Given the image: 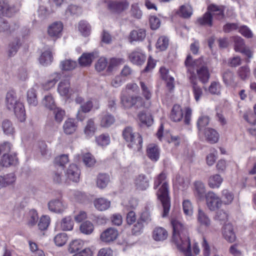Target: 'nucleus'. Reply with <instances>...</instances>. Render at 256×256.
Returning <instances> with one entry per match:
<instances>
[{
  "label": "nucleus",
  "mask_w": 256,
  "mask_h": 256,
  "mask_svg": "<svg viewBox=\"0 0 256 256\" xmlns=\"http://www.w3.org/2000/svg\"><path fill=\"white\" fill-rule=\"evenodd\" d=\"M170 222L172 227V242L184 256H192L190 239L187 226L175 218H172Z\"/></svg>",
  "instance_id": "1"
},
{
  "label": "nucleus",
  "mask_w": 256,
  "mask_h": 256,
  "mask_svg": "<svg viewBox=\"0 0 256 256\" xmlns=\"http://www.w3.org/2000/svg\"><path fill=\"white\" fill-rule=\"evenodd\" d=\"M158 188L156 194L158 198L160 201L163 207L162 217L168 216L170 207V197L169 196L168 185L166 180V174L162 172L154 179V189Z\"/></svg>",
  "instance_id": "2"
},
{
  "label": "nucleus",
  "mask_w": 256,
  "mask_h": 256,
  "mask_svg": "<svg viewBox=\"0 0 256 256\" xmlns=\"http://www.w3.org/2000/svg\"><path fill=\"white\" fill-rule=\"evenodd\" d=\"M122 136L128 143V146L134 150L140 151L142 144V138L141 136L133 132L130 126L126 127L122 132Z\"/></svg>",
  "instance_id": "3"
},
{
  "label": "nucleus",
  "mask_w": 256,
  "mask_h": 256,
  "mask_svg": "<svg viewBox=\"0 0 256 256\" xmlns=\"http://www.w3.org/2000/svg\"><path fill=\"white\" fill-rule=\"evenodd\" d=\"M120 103L122 106L125 109H130L133 106L136 109H139L145 106L144 99L140 96H138L122 94Z\"/></svg>",
  "instance_id": "4"
},
{
  "label": "nucleus",
  "mask_w": 256,
  "mask_h": 256,
  "mask_svg": "<svg viewBox=\"0 0 256 256\" xmlns=\"http://www.w3.org/2000/svg\"><path fill=\"white\" fill-rule=\"evenodd\" d=\"M84 242L80 240H76L70 242L68 252L74 254L72 256H92V252L89 248L82 249Z\"/></svg>",
  "instance_id": "5"
},
{
  "label": "nucleus",
  "mask_w": 256,
  "mask_h": 256,
  "mask_svg": "<svg viewBox=\"0 0 256 256\" xmlns=\"http://www.w3.org/2000/svg\"><path fill=\"white\" fill-rule=\"evenodd\" d=\"M204 61L202 58L196 60L193 62V64L198 66H200L199 69L197 70V74L200 80L203 83L208 82L210 74L208 68L204 65Z\"/></svg>",
  "instance_id": "6"
},
{
  "label": "nucleus",
  "mask_w": 256,
  "mask_h": 256,
  "mask_svg": "<svg viewBox=\"0 0 256 256\" xmlns=\"http://www.w3.org/2000/svg\"><path fill=\"white\" fill-rule=\"evenodd\" d=\"M206 198L207 206L210 210H215L221 206V199L214 192H209L206 195Z\"/></svg>",
  "instance_id": "7"
},
{
  "label": "nucleus",
  "mask_w": 256,
  "mask_h": 256,
  "mask_svg": "<svg viewBox=\"0 0 256 256\" xmlns=\"http://www.w3.org/2000/svg\"><path fill=\"white\" fill-rule=\"evenodd\" d=\"M130 4L126 0L110 1L108 2V9L112 12L120 14L127 10Z\"/></svg>",
  "instance_id": "8"
},
{
  "label": "nucleus",
  "mask_w": 256,
  "mask_h": 256,
  "mask_svg": "<svg viewBox=\"0 0 256 256\" xmlns=\"http://www.w3.org/2000/svg\"><path fill=\"white\" fill-rule=\"evenodd\" d=\"M118 236L117 230L109 228L104 230L100 236V240L106 243H110L115 240Z\"/></svg>",
  "instance_id": "9"
},
{
  "label": "nucleus",
  "mask_w": 256,
  "mask_h": 256,
  "mask_svg": "<svg viewBox=\"0 0 256 256\" xmlns=\"http://www.w3.org/2000/svg\"><path fill=\"white\" fill-rule=\"evenodd\" d=\"M62 23L60 22H56L48 26V34L50 37L56 39L62 36Z\"/></svg>",
  "instance_id": "10"
},
{
  "label": "nucleus",
  "mask_w": 256,
  "mask_h": 256,
  "mask_svg": "<svg viewBox=\"0 0 256 256\" xmlns=\"http://www.w3.org/2000/svg\"><path fill=\"white\" fill-rule=\"evenodd\" d=\"M150 220V218L147 214H142L134 225L132 228V234L138 235L141 234L144 228V223L148 222Z\"/></svg>",
  "instance_id": "11"
},
{
  "label": "nucleus",
  "mask_w": 256,
  "mask_h": 256,
  "mask_svg": "<svg viewBox=\"0 0 256 256\" xmlns=\"http://www.w3.org/2000/svg\"><path fill=\"white\" fill-rule=\"evenodd\" d=\"M18 162L17 155L16 153H10L4 154L0 161V164L2 166L9 167L15 166Z\"/></svg>",
  "instance_id": "12"
},
{
  "label": "nucleus",
  "mask_w": 256,
  "mask_h": 256,
  "mask_svg": "<svg viewBox=\"0 0 256 256\" xmlns=\"http://www.w3.org/2000/svg\"><path fill=\"white\" fill-rule=\"evenodd\" d=\"M80 174V169L74 164H70L66 172L67 179L76 182L79 181Z\"/></svg>",
  "instance_id": "13"
},
{
  "label": "nucleus",
  "mask_w": 256,
  "mask_h": 256,
  "mask_svg": "<svg viewBox=\"0 0 256 256\" xmlns=\"http://www.w3.org/2000/svg\"><path fill=\"white\" fill-rule=\"evenodd\" d=\"M66 207V204L62 200L59 199L52 200L48 203L49 210L56 213L63 212Z\"/></svg>",
  "instance_id": "14"
},
{
  "label": "nucleus",
  "mask_w": 256,
  "mask_h": 256,
  "mask_svg": "<svg viewBox=\"0 0 256 256\" xmlns=\"http://www.w3.org/2000/svg\"><path fill=\"white\" fill-rule=\"evenodd\" d=\"M145 54L139 49L132 52L129 55L130 61L136 65L142 64L146 60Z\"/></svg>",
  "instance_id": "15"
},
{
  "label": "nucleus",
  "mask_w": 256,
  "mask_h": 256,
  "mask_svg": "<svg viewBox=\"0 0 256 256\" xmlns=\"http://www.w3.org/2000/svg\"><path fill=\"white\" fill-rule=\"evenodd\" d=\"M58 92L61 96L68 98L72 92L70 82L68 79L62 80L58 84Z\"/></svg>",
  "instance_id": "16"
},
{
  "label": "nucleus",
  "mask_w": 256,
  "mask_h": 256,
  "mask_svg": "<svg viewBox=\"0 0 256 256\" xmlns=\"http://www.w3.org/2000/svg\"><path fill=\"white\" fill-rule=\"evenodd\" d=\"M192 14V7L189 4L181 6L178 10L174 12V14L175 16L184 18H190Z\"/></svg>",
  "instance_id": "17"
},
{
  "label": "nucleus",
  "mask_w": 256,
  "mask_h": 256,
  "mask_svg": "<svg viewBox=\"0 0 256 256\" xmlns=\"http://www.w3.org/2000/svg\"><path fill=\"white\" fill-rule=\"evenodd\" d=\"M62 128L64 134H72L76 130L78 123L74 119L68 118L64 122Z\"/></svg>",
  "instance_id": "18"
},
{
  "label": "nucleus",
  "mask_w": 256,
  "mask_h": 256,
  "mask_svg": "<svg viewBox=\"0 0 256 256\" xmlns=\"http://www.w3.org/2000/svg\"><path fill=\"white\" fill-rule=\"evenodd\" d=\"M222 235L224 238L230 242H233L236 240V236L234 231L232 224H228L224 226L222 230Z\"/></svg>",
  "instance_id": "19"
},
{
  "label": "nucleus",
  "mask_w": 256,
  "mask_h": 256,
  "mask_svg": "<svg viewBox=\"0 0 256 256\" xmlns=\"http://www.w3.org/2000/svg\"><path fill=\"white\" fill-rule=\"evenodd\" d=\"M18 24H10L4 18L0 17V32L12 33L18 29Z\"/></svg>",
  "instance_id": "20"
},
{
  "label": "nucleus",
  "mask_w": 256,
  "mask_h": 256,
  "mask_svg": "<svg viewBox=\"0 0 256 256\" xmlns=\"http://www.w3.org/2000/svg\"><path fill=\"white\" fill-rule=\"evenodd\" d=\"M146 30L144 29H138L132 30L128 36V40L130 43L133 42L142 41L146 38Z\"/></svg>",
  "instance_id": "21"
},
{
  "label": "nucleus",
  "mask_w": 256,
  "mask_h": 256,
  "mask_svg": "<svg viewBox=\"0 0 256 256\" xmlns=\"http://www.w3.org/2000/svg\"><path fill=\"white\" fill-rule=\"evenodd\" d=\"M100 119V126L103 128H108L115 122L114 117L108 112L102 114Z\"/></svg>",
  "instance_id": "22"
},
{
  "label": "nucleus",
  "mask_w": 256,
  "mask_h": 256,
  "mask_svg": "<svg viewBox=\"0 0 256 256\" xmlns=\"http://www.w3.org/2000/svg\"><path fill=\"white\" fill-rule=\"evenodd\" d=\"M148 156L152 161L156 162L160 156V150L155 144H150L146 150Z\"/></svg>",
  "instance_id": "23"
},
{
  "label": "nucleus",
  "mask_w": 256,
  "mask_h": 256,
  "mask_svg": "<svg viewBox=\"0 0 256 256\" xmlns=\"http://www.w3.org/2000/svg\"><path fill=\"white\" fill-rule=\"evenodd\" d=\"M184 114L181 106L174 104L171 110L170 118L174 122H180L183 118Z\"/></svg>",
  "instance_id": "24"
},
{
  "label": "nucleus",
  "mask_w": 256,
  "mask_h": 256,
  "mask_svg": "<svg viewBox=\"0 0 256 256\" xmlns=\"http://www.w3.org/2000/svg\"><path fill=\"white\" fill-rule=\"evenodd\" d=\"M94 204L96 208L98 210L104 211L110 207V202L106 198H100L94 200Z\"/></svg>",
  "instance_id": "25"
},
{
  "label": "nucleus",
  "mask_w": 256,
  "mask_h": 256,
  "mask_svg": "<svg viewBox=\"0 0 256 256\" xmlns=\"http://www.w3.org/2000/svg\"><path fill=\"white\" fill-rule=\"evenodd\" d=\"M96 126L94 118L88 119L84 128V133L87 138H90L94 134Z\"/></svg>",
  "instance_id": "26"
},
{
  "label": "nucleus",
  "mask_w": 256,
  "mask_h": 256,
  "mask_svg": "<svg viewBox=\"0 0 256 256\" xmlns=\"http://www.w3.org/2000/svg\"><path fill=\"white\" fill-rule=\"evenodd\" d=\"M204 134L206 140L211 144L218 142L219 134L217 132L212 128H206L204 129Z\"/></svg>",
  "instance_id": "27"
},
{
  "label": "nucleus",
  "mask_w": 256,
  "mask_h": 256,
  "mask_svg": "<svg viewBox=\"0 0 256 256\" xmlns=\"http://www.w3.org/2000/svg\"><path fill=\"white\" fill-rule=\"evenodd\" d=\"M167 231L162 227H156L153 230L152 238L156 241H162L168 237Z\"/></svg>",
  "instance_id": "28"
},
{
  "label": "nucleus",
  "mask_w": 256,
  "mask_h": 256,
  "mask_svg": "<svg viewBox=\"0 0 256 256\" xmlns=\"http://www.w3.org/2000/svg\"><path fill=\"white\" fill-rule=\"evenodd\" d=\"M20 102L17 99L16 94L13 92H8L6 96V105L9 110L14 108V106Z\"/></svg>",
  "instance_id": "29"
},
{
  "label": "nucleus",
  "mask_w": 256,
  "mask_h": 256,
  "mask_svg": "<svg viewBox=\"0 0 256 256\" xmlns=\"http://www.w3.org/2000/svg\"><path fill=\"white\" fill-rule=\"evenodd\" d=\"M13 110L16 116L20 122H24L26 120V112L24 104L21 102H18L17 105L14 106Z\"/></svg>",
  "instance_id": "30"
},
{
  "label": "nucleus",
  "mask_w": 256,
  "mask_h": 256,
  "mask_svg": "<svg viewBox=\"0 0 256 256\" xmlns=\"http://www.w3.org/2000/svg\"><path fill=\"white\" fill-rule=\"evenodd\" d=\"M149 182L144 174H140L135 180V184L137 188L145 190L149 186Z\"/></svg>",
  "instance_id": "31"
},
{
  "label": "nucleus",
  "mask_w": 256,
  "mask_h": 256,
  "mask_svg": "<svg viewBox=\"0 0 256 256\" xmlns=\"http://www.w3.org/2000/svg\"><path fill=\"white\" fill-rule=\"evenodd\" d=\"M223 182V178L218 174H213L210 176L208 184L212 188H218Z\"/></svg>",
  "instance_id": "32"
},
{
  "label": "nucleus",
  "mask_w": 256,
  "mask_h": 256,
  "mask_svg": "<svg viewBox=\"0 0 256 256\" xmlns=\"http://www.w3.org/2000/svg\"><path fill=\"white\" fill-rule=\"evenodd\" d=\"M2 128L5 134L8 136L14 135L15 128L10 120L6 119L4 120L2 123Z\"/></svg>",
  "instance_id": "33"
},
{
  "label": "nucleus",
  "mask_w": 256,
  "mask_h": 256,
  "mask_svg": "<svg viewBox=\"0 0 256 256\" xmlns=\"http://www.w3.org/2000/svg\"><path fill=\"white\" fill-rule=\"evenodd\" d=\"M60 78V76L58 73L52 74L50 76L49 80L42 84L43 88L46 90H50L54 86Z\"/></svg>",
  "instance_id": "34"
},
{
  "label": "nucleus",
  "mask_w": 256,
  "mask_h": 256,
  "mask_svg": "<svg viewBox=\"0 0 256 256\" xmlns=\"http://www.w3.org/2000/svg\"><path fill=\"white\" fill-rule=\"evenodd\" d=\"M52 60V52L49 50L44 52L39 58L40 64L44 66L50 64Z\"/></svg>",
  "instance_id": "35"
},
{
  "label": "nucleus",
  "mask_w": 256,
  "mask_h": 256,
  "mask_svg": "<svg viewBox=\"0 0 256 256\" xmlns=\"http://www.w3.org/2000/svg\"><path fill=\"white\" fill-rule=\"evenodd\" d=\"M208 10L211 14L212 17L214 16L218 20H222L224 18V10L218 6L214 4L210 5Z\"/></svg>",
  "instance_id": "36"
},
{
  "label": "nucleus",
  "mask_w": 256,
  "mask_h": 256,
  "mask_svg": "<svg viewBox=\"0 0 256 256\" xmlns=\"http://www.w3.org/2000/svg\"><path fill=\"white\" fill-rule=\"evenodd\" d=\"M38 216L37 212L34 210L29 211L26 215V222L29 226H33L38 222Z\"/></svg>",
  "instance_id": "37"
},
{
  "label": "nucleus",
  "mask_w": 256,
  "mask_h": 256,
  "mask_svg": "<svg viewBox=\"0 0 256 256\" xmlns=\"http://www.w3.org/2000/svg\"><path fill=\"white\" fill-rule=\"evenodd\" d=\"M110 182V178L108 175L100 174L98 176L96 179V186L101 189L105 188Z\"/></svg>",
  "instance_id": "38"
},
{
  "label": "nucleus",
  "mask_w": 256,
  "mask_h": 256,
  "mask_svg": "<svg viewBox=\"0 0 256 256\" xmlns=\"http://www.w3.org/2000/svg\"><path fill=\"white\" fill-rule=\"evenodd\" d=\"M195 194L198 198H203L205 195L206 190L204 184L200 181L196 182L194 184Z\"/></svg>",
  "instance_id": "39"
},
{
  "label": "nucleus",
  "mask_w": 256,
  "mask_h": 256,
  "mask_svg": "<svg viewBox=\"0 0 256 256\" xmlns=\"http://www.w3.org/2000/svg\"><path fill=\"white\" fill-rule=\"evenodd\" d=\"M27 100L28 104L33 106L38 104L36 90L34 88H30L27 92Z\"/></svg>",
  "instance_id": "40"
},
{
  "label": "nucleus",
  "mask_w": 256,
  "mask_h": 256,
  "mask_svg": "<svg viewBox=\"0 0 256 256\" xmlns=\"http://www.w3.org/2000/svg\"><path fill=\"white\" fill-rule=\"evenodd\" d=\"M21 44L19 38H16L8 46V54L10 56L14 55L18 52Z\"/></svg>",
  "instance_id": "41"
},
{
  "label": "nucleus",
  "mask_w": 256,
  "mask_h": 256,
  "mask_svg": "<svg viewBox=\"0 0 256 256\" xmlns=\"http://www.w3.org/2000/svg\"><path fill=\"white\" fill-rule=\"evenodd\" d=\"M140 85L142 90V94L146 100H150L152 96L150 88L145 82L140 81Z\"/></svg>",
  "instance_id": "42"
},
{
  "label": "nucleus",
  "mask_w": 256,
  "mask_h": 256,
  "mask_svg": "<svg viewBox=\"0 0 256 256\" xmlns=\"http://www.w3.org/2000/svg\"><path fill=\"white\" fill-rule=\"evenodd\" d=\"M94 57L93 53L84 54L78 59L79 64L82 66L90 65Z\"/></svg>",
  "instance_id": "43"
},
{
  "label": "nucleus",
  "mask_w": 256,
  "mask_h": 256,
  "mask_svg": "<svg viewBox=\"0 0 256 256\" xmlns=\"http://www.w3.org/2000/svg\"><path fill=\"white\" fill-rule=\"evenodd\" d=\"M77 64L76 62L70 60H66L60 63V68L63 70H72L75 68Z\"/></svg>",
  "instance_id": "44"
},
{
  "label": "nucleus",
  "mask_w": 256,
  "mask_h": 256,
  "mask_svg": "<svg viewBox=\"0 0 256 256\" xmlns=\"http://www.w3.org/2000/svg\"><path fill=\"white\" fill-rule=\"evenodd\" d=\"M168 46V39L162 36L158 38L156 44V48L160 51L165 50Z\"/></svg>",
  "instance_id": "45"
},
{
  "label": "nucleus",
  "mask_w": 256,
  "mask_h": 256,
  "mask_svg": "<svg viewBox=\"0 0 256 256\" xmlns=\"http://www.w3.org/2000/svg\"><path fill=\"white\" fill-rule=\"evenodd\" d=\"M94 229V225L90 221H86L83 222L80 226V232L86 234H92Z\"/></svg>",
  "instance_id": "46"
},
{
  "label": "nucleus",
  "mask_w": 256,
  "mask_h": 256,
  "mask_svg": "<svg viewBox=\"0 0 256 256\" xmlns=\"http://www.w3.org/2000/svg\"><path fill=\"white\" fill-rule=\"evenodd\" d=\"M73 222L70 216L64 218L61 222L60 227L63 230H70L73 228Z\"/></svg>",
  "instance_id": "47"
},
{
  "label": "nucleus",
  "mask_w": 256,
  "mask_h": 256,
  "mask_svg": "<svg viewBox=\"0 0 256 256\" xmlns=\"http://www.w3.org/2000/svg\"><path fill=\"white\" fill-rule=\"evenodd\" d=\"M124 62V60L122 58H112L110 59L107 66V71L108 72H112L114 68Z\"/></svg>",
  "instance_id": "48"
},
{
  "label": "nucleus",
  "mask_w": 256,
  "mask_h": 256,
  "mask_svg": "<svg viewBox=\"0 0 256 256\" xmlns=\"http://www.w3.org/2000/svg\"><path fill=\"white\" fill-rule=\"evenodd\" d=\"M52 110L55 120L58 123L61 122L65 116V111L60 108H55Z\"/></svg>",
  "instance_id": "49"
},
{
  "label": "nucleus",
  "mask_w": 256,
  "mask_h": 256,
  "mask_svg": "<svg viewBox=\"0 0 256 256\" xmlns=\"http://www.w3.org/2000/svg\"><path fill=\"white\" fill-rule=\"evenodd\" d=\"M130 12L132 17L136 19L141 18L142 16V12L138 4H134L131 6Z\"/></svg>",
  "instance_id": "50"
},
{
  "label": "nucleus",
  "mask_w": 256,
  "mask_h": 256,
  "mask_svg": "<svg viewBox=\"0 0 256 256\" xmlns=\"http://www.w3.org/2000/svg\"><path fill=\"white\" fill-rule=\"evenodd\" d=\"M82 12V8L75 5L69 6L66 10V15L69 16H78Z\"/></svg>",
  "instance_id": "51"
},
{
  "label": "nucleus",
  "mask_w": 256,
  "mask_h": 256,
  "mask_svg": "<svg viewBox=\"0 0 256 256\" xmlns=\"http://www.w3.org/2000/svg\"><path fill=\"white\" fill-rule=\"evenodd\" d=\"M138 116L141 122L146 126H150L153 123V119L150 114L146 115V114L141 112Z\"/></svg>",
  "instance_id": "52"
},
{
  "label": "nucleus",
  "mask_w": 256,
  "mask_h": 256,
  "mask_svg": "<svg viewBox=\"0 0 256 256\" xmlns=\"http://www.w3.org/2000/svg\"><path fill=\"white\" fill-rule=\"evenodd\" d=\"M233 40L235 51L240 52L246 46L244 40L240 36H234Z\"/></svg>",
  "instance_id": "53"
},
{
  "label": "nucleus",
  "mask_w": 256,
  "mask_h": 256,
  "mask_svg": "<svg viewBox=\"0 0 256 256\" xmlns=\"http://www.w3.org/2000/svg\"><path fill=\"white\" fill-rule=\"evenodd\" d=\"M50 224V218L46 215L42 216L38 223L39 229L44 230L47 229Z\"/></svg>",
  "instance_id": "54"
},
{
  "label": "nucleus",
  "mask_w": 256,
  "mask_h": 256,
  "mask_svg": "<svg viewBox=\"0 0 256 256\" xmlns=\"http://www.w3.org/2000/svg\"><path fill=\"white\" fill-rule=\"evenodd\" d=\"M238 76L242 80L248 79L250 76V70L248 66L240 67L238 70Z\"/></svg>",
  "instance_id": "55"
},
{
  "label": "nucleus",
  "mask_w": 256,
  "mask_h": 256,
  "mask_svg": "<svg viewBox=\"0 0 256 256\" xmlns=\"http://www.w3.org/2000/svg\"><path fill=\"white\" fill-rule=\"evenodd\" d=\"M198 220L201 224L204 225L206 226H208L210 224V218L200 209L198 210Z\"/></svg>",
  "instance_id": "56"
},
{
  "label": "nucleus",
  "mask_w": 256,
  "mask_h": 256,
  "mask_svg": "<svg viewBox=\"0 0 256 256\" xmlns=\"http://www.w3.org/2000/svg\"><path fill=\"white\" fill-rule=\"evenodd\" d=\"M68 240L67 234L65 233H60L57 234L54 238L56 244L58 246H62L66 244Z\"/></svg>",
  "instance_id": "57"
},
{
  "label": "nucleus",
  "mask_w": 256,
  "mask_h": 256,
  "mask_svg": "<svg viewBox=\"0 0 256 256\" xmlns=\"http://www.w3.org/2000/svg\"><path fill=\"white\" fill-rule=\"evenodd\" d=\"M108 64L107 60L105 58L102 57L96 62L94 65L95 68L97 72H100L105 70Z\"/></svg>",
  "instance_id": "58"
},
{
  "label": "nucleus",
  "mask_w": 256,
  "mask_h": 256,
  "mask_svg": "<svg viewBox=\"0 0 256 256\" xmlns=\"http://www.w3.org/2000/svg\"><path fill=\"white\" fill-rule=\"evenodd\" d=\"M4 187L14 184L16 180V176L14 173H10L2 176Z\"/></svg>",
  "instance_id": "59"
},
{
  "label": "nucleus",
  "mask_w": 256,
  "mask_h": 256,
  "mask_svg": "<svg viewBox=\"0 0 256 256\" xmlns=\"http://www.w3.org/2000/svg\"><path fill=\"white\" fill-rule=\"evenodd\" d=\"M212 16L208 12H206L202 18H200L198 22L202 25L212 26Z\"/></svg>",
  "instance_id": "60"
},
{
  "label": "nucleus",
  "mask_w": 256,
  "mask_h": 256,
  "mask_svg": "<svg viewBox=\"0 0 256 256\" xmlns=\"http://www.w3.org/2000/svg\"><path fill=\"white\" fill-rule=\"evenodd\" d=\"M82 160L85 165L88 167L92 166L96 163L94 158L89 152L86 153L83 155Z\"/></svg>",
  "instance_id": "61"
},
{
  "label": "nucleus",
  "mask_w": 256,
  "mask_h": 256,
  "mask_svg": "<svg viewBox=\"0 0 256 256\" xmlns=\"http://www.w3.org/2000/svg\"><path fill=\"white\" fill-rule=\"evenodd\" d=\"M78 30L84 36H88L90 34V28L89 24L84 21H80L78 25Z\"/></svg>",
  "instance_id": "62"
},
{
  "label": "nucleus",
  "mask_w": 256,
  "mask_h": 256,
  "mask_svg": "<svg viewBox=\"0 0 256 256\" xmlns=\"http://www.w3.org/2000/svg\"><path fill=\"white\" fill-rule=\"evenodd\" d=\"M42 104L50 110H52L56 108L54 100L50 94L44 97L42 100Z\"/></svg>",
  "instance_id": "63"
},
{
  "label": "nucleus",
  "mask_w": 256,
  "mask_h": 256,
  "mask_svg": "<svg viewBox=\"0 0 256 256\" xmlns=\"http://www.w3.org/2000/svg\"><path fill=\"white\" fill-rule=\"evenodd\" d=\"M222 198L224 204H229L234 200V194L228 190H224L222 192Z\"/></svg>",
  "instance_id": "64"
}]
</instances>
